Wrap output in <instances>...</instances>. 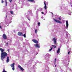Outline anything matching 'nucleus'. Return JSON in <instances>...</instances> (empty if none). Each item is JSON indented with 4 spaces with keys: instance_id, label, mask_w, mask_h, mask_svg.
<instances>
[{
    "instance_id": "obj_1",
    "label": "nucleus",
    "mask_w": 72,
    "mask_h": 72,
    "mask_svg": "<svg viewBox=\"0 0 72 72\" xmlns=\"http://www.w3.org/2000/svg\"><path fill=\"white\" fill-rule=\"evenodd\" d=\"M0 50L1 52V59L3 61H4V59L8 55V54L5 52H4V50L2 48H0Z\"/></svg>"
},
{
    "instance_id": "obj_2",
    "label": "nucleus",
    "mask_w": 72,
    "mask_h": 72,
    "mask_svg": "<svg viewBox=\"0 0 72 72\" xmlns=\"http://www.w3.org/2000/svg\"><path fill=\"white\" fill-rule=\"evenodd\" d=\"M14 65H15V63L14 62L13 64L10 65V66L12 68V69L13 71H14L15 68H14Z\"/></svg>"
},
{
    "instance_id": "obj_3",
    "label": "nucleus",
    "mask_w": 72,
    "mask_h": 72,
    "mask_svg": "<svg viewBox=\"0 0 72 72\" xmlns=\"http://www.w3.org/2000/svg\"><path fill=\"white\" fill-rule=\"evenodd\" d=\"M3 37L4 40H6V39H7V37L6 34L4 33L3 34Z\"/></svg>"
},
{
    "instance_id": "obj_4",
    "label": "nucleus",
    "mask_w": 72,
    "mask_h": 72,
    "mask_svg": "<svg viewBox=\"0 0 72 72\" xmlns=\"http://www.w3.org/2000/svg\"><path fill=\"white\" fill-rule=\"evenodd\" d=\"M53 41H54V44H55V45H57V40L55 38H53Z\"/></svg>"
},
{
    "instance_id": "obj_5",
    "label": "nucleus",
    "mask_w": 72,
    "mask_h": 72,
    "mask_svg": "<svg viewBox=\"0 0 72 72\" xmlns=\"http://www.w3.org/2000/svg\"><path fill=\"white\" fill-rule=\"evenodd\" d=\"M18 67L21 70V71H24V69L20 65H19L18 66Z\"/></svg>"
},
{
    "instance_id": "obj_6",
    "label": "nucleus",
    "mask_w": 72,
    "mask_h": 72,
    "mask_svg": "<svg viewBox=\"0 0 72 72\" xmlns=\"http://www.w3.org/2000/svg\"><path fill=\"white\" fill-rule=\"evenodd\" d=\"M54 21H55V22H56L58 23H60L61 24H62V22L60 21L59 20H56L55 19H54Z\"/></svg>"
},
{
    "instance_id": "obj_7",
    "label": "nucleus",
    "mask_w": 72,
    "mask_h": 72,
    "mask_svg": "<svg viewBox=\"0 0 72 72\" xmlns=\"http://www.w3.org/2000/svg\"><path fill=\"white\" fill-rule=\"evenodd\" d=\"M18 35L20 36H23V33L21 32H19L18 33Z\"/></svg>"
},
{
    "instance_id": "obj_8",
    "label": "nucleus",
    "mask_w": 72,
    "mask_h": 72,
    "mask_svg": "<svg viewBox=\"0 0 72 72\" xmlns=\"http://www.w3.org/2000/svg\"><path fill=\"white\" fill-rule=\"evenodd\" d=\"M44 8L45 10H46L47 9V7L46 6V2L45 1L44 2Z\"/></svg>"
},
{
    "instance_id": "obj_9",
    "label": "nucleus",
    "mask_w": 72,
    "mask_h": 72,
    "mask_svg": "<svg viewBox=\"0 0 72 72\" xmlns=\"http://www.w3.org/2000/svg\"><path fill=\"white\" fill-rule=\"evenodd\" d=\"M32 41L33 42H34V43H35V44H38V41L35 39H33Z\"/></svg>"
},
{
    "instance_id": "obj_10",
    "label": "nucleus",
    "mask_w": 72,
    "mask_h": 72,
    "mask_svg": "<svg viewBox=\"0 0 72 72\" xmlns=\"http://www.w3.org/2000/svg\"><path fill=\"white\" fill-rule=\"evenodd\" d=\"M35 47H36V48H39H39H40V45L38 44H35Z\"/></svg>"
},
{
    "instance_id": "obj_11",
    "label": "nucleus",
    "mask_w": 72,
    "mask_h": 72,
    "mask_svg": "<svg viewBox=\"0 0 72 72\" xmlns=\"http://www.w3.org/2000/svg\"><path fill=\"white\" fill-rule=\"evenodd\" d=\"M66 28H68V21H66Z\"/></svg>"
},
{
    "instance_id": "obj_12",
    "label": "nucleus",
    "mask_w": 72,
    "mask_h": 72,
    "mask_svg": "<svg viewBox=\"0 0 72 72\" xmlns=\"http://www.w3.org/2000/svg\"><path fill=\"white\" fill-rule=\"evenodd\" d=\"M7 58L6 62L7 63H8L9 61V57H7Z\"/></svg>"
},
{
    "instance_id": "obj_13",
    "label": "nucleus",
    "mask_w": 72,
    "mask_h": 72,
    "mask_svg": "<svg viewBox=\"0 0 72 72\" xmlns=\"http://www.w3.org/2000/svg\"><path fill=\"white\" fill-rule=\"evenodd\" d=\"M60 48H58L57 51V53H60Z\"/></svg>"
},
{
    "instance_id": "obj_14",
    "label": "nucleus",
    "mask_w": 72,
    "mask_h": 72,
    "mask_svg": "<svg viewBox=\"0 0 72 72\" xmlns=\"http://www.w3.org/2000/svg\"><path fill=\"white\" fill-rule=\"evenodd\" d=\"M28 1H30L31 2H33L34 0H27Z\"/></svg>"
},
{
    "instance_id": "obj_15",
    "label": "nucleus",
    "mask_w": 72,
    "mask_h": 72,
    "mask_svg": "<svg viewBox=\"0 0 72 72\" xmlns=\"http://www.w3.org/2000/svg\"><path fill=\"white\" fill-rule=\"evenodd\" d=\"M52 46H53L54 48L55 49L56 48V46L55 45H52Z\"/></svg>"
},
{
    "instance_id": "obj_16",
    "label": "nucleus",
    "mask_w": 72,
    "mask_h": 72,
    "mask_svg": "<svg viewBox=\"0 0 72 72\" xmlns=\"http://www.w3.org/2000/svg\"><path fill=\"white\" fill-rule=\"evenodd\" d=\"M53 49V48H51V49H50L49 51H51V50H52Z\"/></svg>"
},
{
    "instance_id": "obj_17",
    "label": "nucleus",
    "mask_w": 72,
    "mask_h": 72,
    "mask_svg": "<svg viewBox=\"0 0 72 72\" xmlns=\"http://www.w3.org/2000/svg\"><path fill=\"white\" fill-rule=\"evenodd\" d=\"M10 13H11V14H13V11H10Z\"/></svg>"
},
{
    "instance_id": "obj_18",
    "label": "nucleus",
    "mask_w": 72,
    "mask_h": 72,
    "mask_svg": "<svg viewBox=\"0 0 72 72\" xmlns=\"http://www.w3.org/2000/svg\"><path fill=\"white\" fill-rule=\"evenodd\" d=\"M23 36H24V37L25 38H26V34H24Z\"/></svg>"
},
{
    "instance_id": "obj_19",
    "label": "nucleus",
    "mask_w": 72,
    "mask_h": 72,
    "mask_svg": "<svg viewBox=\"0 0 72 72\" xmlns=\"http://www.w3.org/2000/svg\"><path fill=\"white\" fill-rule=\"evenodd\" d=\"M3 72H7V71H5V69H3Z\"/></svg>"
},
{
    "instance_id": "obj_20",
    "label": "nucleus",
    "mask_w": 72,
    "mask_h": 72,
    "mask_svg": "<svg viewBox=\"0 0 72 72\" xmlns=\"http://www.w3.org/2000/svg\"><path fill=\"white\" fill-rule=\"evenodd\" d=\"M40 22H38V25L39 26H40Z\"/></svg>"
},
{
    "instance_id": "obj_21",
    "label": "nucleus",
    "mask_w": 72,
    "mask_h": 72,
    "mask_svg": "<svg viewBox=\"0 0 72 72\" xmlns=\"http://www.w3.org/2000/svg\"><path fill=\"white\" fill-rule=\"evenodd\" d=\"M58 19H59V20H60V21H61V18H60V17H59Z\"/></svg>"
},
{
    "instance_id": "obj_22",
    "label": "nucleus",
    "mask_w": 72,
    "mask_h": 72,
    "mask_svg": "<svg viewBox=\"0 0 72 72\" xmlns=\"http://www.w3.org/2000/svg\"><path fill=\"white\" fill-rule=\"evenodd\" d=\"M35 32L36 33H37V29H36L35 30Z\"/></svg>"
},
{
    "instance_id": "obj_23",
    "label": "nucleus",
    "mask_w": 72,
    "mask_h": 72,
    "mask_svg": "<svg viewBox=\"0 0 72 72\" xmlns=\"http://www.w3.org/2000/svg\"><path fill=\"white\" fill-rule=\"evenodd\" d=\"M56 58H55V62H56Z\"/></svg>"
},
{
    "instance_id": "obj_24",
    "label": "nucleus",
    "mask_w": 72,
    "mask_h": 72,
    "mask_svg": "<svg viewBox=\"0 0 72 72\" xmlns=\"http://www.w3.org/2000/svg\"><path fill=\"white\" fill-rule=\"evenodd\" d=\"M6 46H8V42H7L6 43Z\"/></svg>"
},
{
    "instance_id": "obj_25",
    "label": "nucleus",
    "mask_w": 72,
    "mask_h": 72,
    "mask_svg": "<svg viewBox=\"0 0 72 72\" xmlns=\"http://www.w3.org/2000/svg\"><path fill=\"white\" fill-rule=\"evenodd\" d=\"M4 3V1L2 0V1H1V3Z\"/></svg>"
},
{
    "instance_id": "obj_26",
    "label": "nucleus",
    "mask_w": 72,
    "mask_h": 72,
    "mask_svg": "<svg viewBox=\"0 0 72 72\" xmlns=\"http://www.w3.org/2000/svg\"><path fill=\"white\" fill-rule=\"evenodd\" d=\"M70 53V51H69L68 52V54H69V53Z\"/></svg>"
},
{
    "instance_id": "obj_27",
    "label": "nucleus",
    "mask_w": 72,
    "mask_h": 72,
    "mask_svg": "<svg viewBox=\"0 0 72 72\" xmlns=\"http://www.w3.org/2000/svg\"><path fill=\"white\" fill-rule=\"evenodd\" d=\"M0 28H1V29H2V26H0Z\"/></svg>"
},
{
    "instance_id": "obj_28",
    "label": "nucleus",
    "mask_w": 72,
    "mask_h": 72,
    "mask_svg": "<svg viewBox=\"0 0 72 72\" xmlns=\"http://www.w3.org/2000/svg\"><path fill=\"white\" fill-rule=\"evenodd\" d=\"M12 0H9V1L10 2V3H11V2H12Z\"/></svg>"
},
{
    "instance_id": "obj_29",
    "label": "nucleus",
    "mask_w": 72,
    "mask_h": 72,
    "mask_svg": "<svg viewBox=\"0 0 72 72\" xmlns=\"http://www.w3.org/2000/svg\"><path fill=\"white\" fill-rule=\"evenodd\" d=\"M5 3L6 4L7 3V2L6 1Z\"/></svg>"
},
{
    "instance_id": "obj_30",
    "label": "nucleus",
    "mask_w": 72,
    "mask_h": 72,
    "mask_svg": "<svg viewBox=\"0 0 72 72\" xmlns=\"http://www.w3.org/2000/svg\"><path fill=\"white\" fill-rule=\"evenodd\" d=\"M6 6H7V3H6Z\"/></svg>"
},
{
    "instance_id": "obj_31",
    "label": "nucleus",
    "mask_w": 72,
    "mask_h": 72,
    "mask_svg": "<svg viewBox=\"0 0 72 72\" xmlns=\"http://www.w3.org/2000/svg\"><path fill=\"white\" fill-rule=\"evenodd\" d=\"M42 14H44V12H42Z\"/></svg>"
},
{
    "instance_id": "obj_32",
    "label": "nucleus",
    "mask_w": 72,
    "mask_h": 72,
    "mask_svg": "<svg viewBox=\"0 0 72 72\" xmlns=\"http://www.w3.org/2000/svg\"><path fill=\"white\" fill-rule=\"evenodd\" d=\"M3 52H4V51L5 50H4V49H3Z\"/></svg>"
},
{
    "instance_id": "obj_33",
    "label": "nucleus",
    "mask_w": 72,
    "mask_h": 72,
    "mask_svg": "<svg viewBox=\"0 0 72 72\" xmlns=\"http://www.w3.org/2000/svg\"><path fill=\"white\" fill-rule=\"evenodd\" d=\"M6 18H7V15H6Z\"/></svg>"
},
{
    "instance_id": "obj_34",
    "label": "nucleus",
    "mask_w": 72,
    "mask_h": 72,
    "mask_svg": "<svg viewBox=\"0 0 72 72\" xmlns=\"http://www.w3.org/2000/svg\"><path fill=\"white\" fill-rule=\"evenodd\" d=\"M52 13V15H53V14L52 13Z\"/></svg>"
},
{
    "instance_id": "obj_35",
    "label": "nucleus",
    "mask_w": 72,
    "mask_h": 72,
    "mask_svg": "<svg viewBox=\"0 0 72 72\" xmlns=\"http://www.w3.org/2000/svg\"><path fill=\"white\" fill-rule=\"evenodd\" d=\"M55 67H56V65H55Z\"/></svg>"
},
{
    "instance_id": "obj_36",
    "label": "nucleus",
    "mask_w": 72,
    "mask_h": 72,
    "mask_svg": "<svg viewBox=\"0 0 72 72\" xmlns=\"http://www.w3.org/2000/svg\"><path fill=\"white\" fill-rule=\"evenodd\" d=\"M42 18H43V17H42Z\"/></svg>"
},
{
    "instance_id": "obj_37",
    "label": "nucleus",
    "mask_w": 72,
    "mask_h": 72,
    "mask_svg": "<svg viewBox=\"0 0 72 72\" xmlns=\"http://www.w3.org/2000/svg\"><path fill=\"white\" fill-rule=\"evenodd\" d=\"M8 51H9V49L8 50Z\"/></svg>"
},
{
    "instance_id": "obj_38",
    "label": "nucleus",
    "mask_w": 72,
    "mask_h": 72,
    "mask_svg": "<svg viewBox=\"0 0 72 72\" xmlns=\"http://www.w3.org/2000/svg\"><path fill=\"white\" fill-rule=\"evenodd\" d=\"M71 7H72V5H71Z\"/></svg>"
}]
</instances>
